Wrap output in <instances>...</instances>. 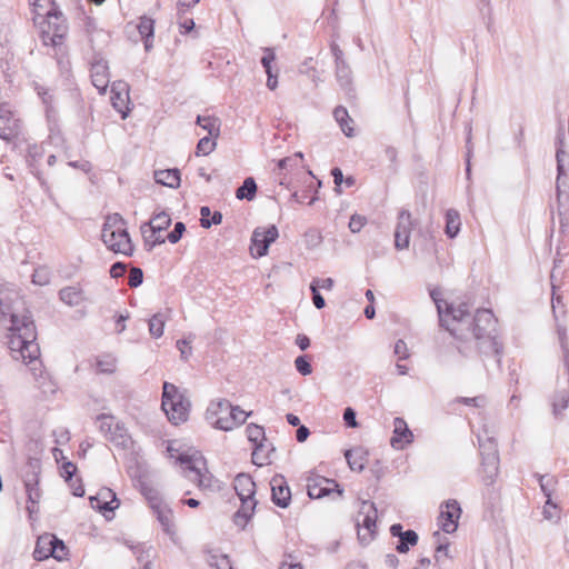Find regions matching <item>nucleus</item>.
Here are the masks:
<instances>
[{"instance_id": "nucleus-18", "label": "nucleus", "mask_w": 569, "mask_h": 569, "mask_svg": "<svg viewBox=\"0 0 569 569\" xmlns=\"http://www.w3.org/2000/svg\"><path fill=\"white\" fill-rule=\"evenodd\" d=\"M18 299L19 293L14 290V288L0 283V316H10V320L12 321V316L17 315L13 311V303Z\"/></svg>"}, {"instance_id": "nucleus-7", "label": "nucleus", "mask_w": 569, "mask_h": 569, "mask_svg": "<svg viewBox=\"0 0 569 569\" xmlns=\"http://www.w3.org/2000/svg\"><path fill=\"white\" fill-rule=\"evenodd\" d=\"M278 237V228L274 224H271L267 228H256L252 232L250 246L252 257L261 258L266 256L270 244L274 242Z\"/></svg>"}, {"instance_id": "nucleus-37", "label": "nucleus", "mask_w": 569, "mask_h": 569, "mask_svg": "<svg viewBox=\"0 0 569 569\" xmlns=\"http://www.w3.org/2000/svg\"><path fill=\"white\" fill-rule=\"evenodd\" d=\"M97 372L111 375L117 369V359L111 355H103L97 358L96 361Z\"/></svg>"}, {"instance_id": "nucleus-63", "label": "nucleus", "mask_w": 569, "mask_h": 569, "mask_svg": "<svg viewBox=\"0 0 569 569\" xmlns=\"http://www.w3.org/2000/svg\"><path fill=\"white\" fill-rule=\"evenodd\" d=\"M343 420L348 427L356 428L357 419L356 411L352 408H346L343 412Z\"/></svg>"}, {"instance_id": "nucleus-42", "label": "nucleus", "mask_w": 569, "mask_h": 569, "mask_svg": "<svg viewBox=\"0 0 569 569\" xmlns=\"http://www.w3.org/2000/svg\"><path fill=\"white\" fill-rule=\"evenodd\" d=\"M477 439H478V443H479L481 459H485V456H489L491 451L495 456H498L496 440L485 441L482 433H477Z\"/></svg>"}, {"instance_id": "nucleus-38", "label": "nucleus", "mask_w": 569, "mask_h": 569, "mask_svg": "<svg viewBox=\"0 0 569 569\" xmlns=\"http://www.w3.org/2000/svg\"><path fill=\"white\" fill-rule=\"evenodd\" d=\"M166 319L162 313L153 315L149 320V332L153 338H160L163 335Z\"/></svg>"}, {"instance_id": "nucleus-58", "label": "nucleus", "mask_w": 569, "mask_h": 569, "mask_svg": "<svg viewBox=\"0 0 569 569\" xmlns=\"http://www.w3.org/2000/svg\"><path fill=\"white\" fill-rule=\"evenodd\" d=\"M77 472V466L71 461H66L61 467V476L66 479V481H71L72 477Z\"/></svg>"}, {"instance_id": "nucleus-52", "label": "nucleus", "mask_w": 569, "mask_h": 569, "mask_svg": "<svg viewBox=\"0 0 569 569\" xmlns=\"http://www.w3.org/2000/svg\"><path fill=\"white\" fill-rule=\"evenodd\" d=\"M184 231H186V226H184V223H183V222H180V221H179V222H177V223L174 224L173 230H172V231H170V232L168 233V236H167L168 241H169L170 243H177V242L181 239V237H182V234H183V232H184Z\"/></svg>"}, {"instance_id": "nucleus-19", "label": "nucleus", "mask_w": 569, "mask_h": 569, "mask_svg": "<svg viewBox=\"0 0 569 569\" xmlns=\"http://www.w3.org/2000/svg\"><path fill=\"white\" fill-rule=\"evenodd\" d=\"M152 509L157 515V519L160 522L162 530L170 537L176 536V529L173 525L172 510L161 502L152 503Z\"/></svg>"}, {"instance_id": "nucleus-24", "label": "nucleus", "mask_w": 569, "mask_h": 569, "mask_svg": "<svg viewBox=\"0 0 569 569\" xmlns=\"http://www.w3.org/2000/svg\"><path fill=\"white\" fill-rule=\"evenodd\" d=\"M153 177L157 183L172 189H177L181 182L180 171L176 168L156 170Z\"/></svg>"}, {"instance_id": "nucleus-51", "label": "nucleus", "mask_w": 569, "mask_h": 569, "mask_svg": "<svg viewBox=\"0 0 569 569\" xmlns=\"http://www.w3.org/2000/svg\"><path fill=\"white\" fill-rule=\"evenodd\" d=\"M34 90L37 91L38 96L41 98L43 104L47 107V111H49L52 108L53 97L50 93V90L40 86L36 84Z\"/></svg>"}, {"instance_id": "nucleus-50", "label": "nucleus", "mask_w": 569, "mask_h": 569, "mask_svg": "<svg viewBox=\"0 0 569 569\" xmlns=\"http://www.w3.org/2000/svg\"><path fill=\"white\" fill-rule=\"evenodd\" d=\"M297 371L302 376H309L312 372V367L307 356H299L295 360Z\"/></svg>"}, {"instance_id": "nucleus-2", "label": "nucleus", "mask_w": 569, "mask_h": 569, "mask_svg": "<svg viewBox=\"0 0 569 569\" xmlns=\"http://www.w3.org/2000/svg\"><path fill=\"white\" fill-rule=\"evenodd\" d=\"M36 338L33 320L27 315H13L12 326L9 327L8 347L27 363H33L39 359L40 348Z\"/></svg>"}, {"instance_id": "nucleus-36", "label": "nucleus", "mask_w": 569, "mask_h": 569, "mask_svg": "<svg viewBox=\"0 0 569 569\" xmlns=\"http://www.w3.org/2000/svg\"><path fill=\"white\" fill-rule=\"evenodd\" d=\"M59 297L68 306H78L82 301L81 291L76 287H67L61 289Z\"/></svg>"}, {"instance_id": "nucleus-43", "label": "nucleus", "mask_w": 569, "mask_h": 569, "mask_svg": "<svg viewBox=\"0 0 569 569\" xmlns=\"http://www.w3.org/2000/svg\"><path fill=\"white\" fill-rule=\"evenodd\" d=\"M138 31L143 37H153L154 34V20L149 17H141L137 26Z\"/></svg>"}, {"instance_id": "nucleus-57", "label": "nucleus", "mask_w": 569, "mask_h": 569, "mask_svg": "<svg viewBox=\"0 0 569 569\" xmlns=\"http://www.w3.org/2000/svg\"><path fill=\"white\" fill-rule=\"evenodd\" d=\"M32 282L39 286H44L49 282L48 271L44 268L34 270L32 274Z\"/></svg>"}, {"instance_id": "nucleus-14", "label": "nucleus", "mask_w": 569, "mask_h": 569, "mask_svg": "<svg viewBox=\"0 0 569 569\" xmlns=\"http://www.w3.org/2000/svg\"><path fill=\"white\" fill-rule=\"evenodd\" d=\"M90 503L93 509L102 512L106 518H109L107 512H113L120 505L116 493L109 488H102L97 496L91 497Z\"/></svg>"}, {"instance_id": "nucleus-46", "label": "nucleus", "mask_w": 569, "mask_h": 569, "mask_svg": "<svg viewBox=\"0 0 569 569\" xmlns=\"http://www.w3.org/2000/svg\"><path fill=\"white\" fill-rule=\"evenodd\" d=\"M543 517L548 520H555L558 521L560 519V510L559 507L553 503V501L550 498H547V501L543 506Z\"/></svg>"}, {"instance_id": "nucleus-55", "label": "nucleus", "mask_w": 569, "mask_h": 569, "mask_svg": "<svg viewBox=\"0 0 569 569\" xmlns=\"http://www.w3.org/2000/svg\"><path fill=\"white\" fill-rule=\"evenodd\" d=\"M558 335H559L560 345H561V348L563 351L565 365L569 369V348H568V342H567L566 329L559 328Z\"/></svg>"}, {"instance_id": "nucleus-26", "label": "nucleus", "mask_w": 569, "mask_h": 569, "mask_svg": "<svg viewBox=\"0 0 569 569\" xmlns=\"http://www.w3.org/2000/svg\"><path fill=\"white\" fill-rule=\"evenodd\" d=\"M336 66V78L340 87L347 92H351L352 88V71L347 61H340L335 63Z\"/></svg>"}, {"instance_id": "nucleus-5", "label": "nucleus", "mask_w": 569, "mask_h": 569, "mask_svg": "<svg viewBox=\"0 0 569 569\" xmlns=\"http://www.w3.org/2000/svg\"><path fill=\"white\" fill-rule=\"evenodd\" d=\"M161 407L168 419L173 425H179L188 419L190 401L177 386L166 381L163 383Z\"/></svg>"}, {"instance_id": "nucleus-17", "label": "nucleus", "mask_w": 569, "mask_h": 569, "mask_svg": "<svg viewBox=\"0 0 569 569\" xmlns=\"http://www.w3.org/2000/svg\"><path fill=\"white\" fill-rule=\"evenodd\" d=\"M111 102L113 108L122 114V119L128 116L127 103L129 101V89L124 82H114L111 88Z\"/></svg>"}, {"instance_id": "nucleus-15", "label": "nucleus", "mask_w": 569, "mask_h": 569, "mask_svg": "<svg viewBox=\"0 0 569 569\" xmlns=\"http://www.w3.org/2000/svg\"><path fill=\"white\" fill-rule=\"evenodd\" d=\"M271 499L280 508H287L291 501L290 488L282 476H274L271 481Z\"/></svg>"}, {"instance_id": "nucleus-20", "label": "nucleus", "mask_w": 569, "mask_h": 569, "mask_svg": "<svg viewBox=\"0 0 569 569\" xmlns=\"http://www.w3.org/2000/svg\"><path fill=\"white\" fill-rule=\"evenodd\" d=\"M481 472L483 473V483L486 486L492 485L499 473V456H495L492 451L489 456H485V459H481Z\"/></svg>"}, {"instance_id": "nucleus-40", "label": "nucleus", "mask_w": 569, "mask_h": 569, "mask_svg": "<svg viewBox=\"0 0 569 569\" xmlns=\"http://www.w3.org/2000/svg\"><path fill=\"white\" fill-rule=\"evenodd\" d=\"M140 229L146 244H149L150 248L164 243L166 239L159 233H153L152 228H149V226L143 223Z\"/></svg>"}, {"instance_id": "nucleus-11", "label": "nucleus", "mask_w": 569, "mask_h": 569, "mask_svg": "<svg viewBox=\"0 0 569 569\" xmlns=\"http://www.w3.org/2000/svg\"><path fill=\"white\" fill-rule=\"evenodd\" d=\"M567 177L563 162L557 163V180H556V193H557V203H558V216L560 220L561 227L569 226V192L563 189L565 181L563 179Z\"/></svg>"}, {"instance_id": "nucleus-59", "label": "nucleus", "mask_w": 569, "mask_h": 569, "mask_svg": "<svg viewBox=\"0 0 569 569\" xmlns=\"http://www.w3.org/2000/svg\"><path fill=\"white\" fill-rule=\"evenodd\" d=\"M264 56L262 57L261 59V63L267 71H272L271 70V63L274 61L276 59V54H274V51L271 49V48H264Z\"/></svg>"}, {"instance_id": "nucleus-25", "label": "nucleus", "mask_w": 569, "mask_h": 569, "mask_svg": "<svg viewBox=\"0 0 569 569\" xmlns=\"http://www.w3.org/2000/svg\"><path fill=\"white\" fill-rule=\"evenodd\" d=\"M206 561L210 567L216 569H233L228 555L220 552L218 549L206 548Z\"/></svg>"}, {"instance_id": "nucleus-30", "label": "nucleus", "mask_w": 569, "mask_h": 569, "mask_svg": "<svg viewBox=\"0 0 569 569\" xmlns=\"http://www.w3.org/2000/svg\"><path fill=\"white\" fill-rule=\"evenodd\" d=\"M197 124L207 130L209 136L213 139L220 134V120L214 116H198Z\"/></svg>"}, {"instance_id": "nucleus-12", "label": "nucleus", "mask_w": 569, "mask_h": 569, "mask_svg": "<svg viewBox=\"0 0 569 569\" xmlns=\"http://www.w3.org/2000/svg\"><path fill=\"white\" fill-rule=\"evenodd\" d=\"M308 495L311 499H320L336 492L339 497L342 495L338 482L325 477L309 478L307 483Z\"/></svg>"}, {"instance_id": "nucleus-34", "label": "nucleus", "mask_w": 569, "mask_h": 569, "mask_svg": "<svg viewBox=\"0 0 569 569\" xmlns=\"http://www.w3.org/2000/svg\"><path fill=\"white\" fill-rule=\"evenodd\" d=\"M333 117L336 119V121L339 123L342 132L347 136V137H352L353 136V128H351L349 124H348V121H352L349 117V113L347 111V109L345 107H337L333 111Z\"/></svg>"}, {"instance_id": "nucleus-44", "label": "nucleus", "mask_w": 569, "mask_h": 569, "mask_svg": "<svg viewBox=\"0 0 569 569\" xmlns=\"http://www.w3.org/2000/svg\"><path fill=\"white\" fill-rule=\"evenodd\" d=\"M540 489L547 498L552 496L557 480L552 476H538Z\"/></svg>"}, {"instance_id": "nucleus-60", "label": "nucleus", "mask_w": 569, "mask_h": 569, "mask_svg": "<svg viewBox=\"0 0 569 569\" xmlns=\"http://www.w3.org/2000/svg\"><path fill=\"white\" fill-rule=\"evenodd\" d=\"M222 222V213L219 211H214L210 219H200V224L202 228H210L212 224H220Z\"/></svg>"}, {"instance_id": "nucleus-53", "label": "nucleus", "mask_w": 569, "mask_h": 569, "mask_svg": "<svg viewBox=\"0 0 569 569\" xmlns=\"http://www.w3.org/2000/svg\"><path fill=\"white\" fill-rule=\"evenodd\" d=\"M367 223L366 217L361 214H352L349 221V229L351 232H359Z\"/></svg>"}, {"instance_id": "nucleus-9", "label": "nucleus", "mask_w": 569, "mask_h": 569, "mask_svg": "<svg viewBox=\"0 0 569 569\" xmlns=\"http://www.w3.org/2000/svg\"><path fill=\"white\" fill-rule=\"evenodd\" d=\"M178 461L181 466H184L186 477L197 483L199 487L206 486L203 471L206 469V461L202 456L199 455H180Z\"/></svg>"}, {"instance_id": "nucleus-6", "label": "nucleus", "mask_w": 569, "mask_h": 569, "mask_svg": "<svg viewBox=\"0 0 569 569\" xmlns=\"http://www.w3.org/2000/svg\"><path fill=\"white\" fill-rule=\"evenodd\" d=\"M377 508L373 502L363 500L356 517V526L358 528V538L361 543H369L377 529Z\"/></svg>"}, {"instance_id": "nucleus-31", "label": "nucleus", "mask_w": 569, "mask_h": 569, "mask_svg": "<svg viewBox=\"0 0 569 569\" xmlns=\"http://www.w3.org/2000/svg\"><path fill=\"white\" fill-rule=\"evenodd\" d=\"M460 214L455 209H449L446 212V234L449 238H455L460 231Z\"/></svg>"}, {"instance_id": "nucleus-48", "label": "nucleus", "mask_w": 569, "mask_h": 569, "mask_svg": "<svg viewBox=\"0 0 569 569\" xmlns=\"http://www.w3.org/2000/svg\"><path fill=\"white\" fill-rule=\"evenodd\" d=\"M98 421H99V429L104 435V437H107V435L109 432H111V429L117 423V421L114 420V417L104 415V413L98 416Z\"/></svg>"}, {"instance_id": "nucleus-56", "label": "nucleus", "mask_w": 569, "mask_h": 569, "mask_svg": "<svg viewBox=\"0 0 569 569\" xmlns=\"http://www.w3.org/2000/svg\"><path fill=\"white\" fill-rule=\"evenodd\" d=\"M345 457H346L347 462H348V465H349L351 470L361 471L365 468L361 459L353 458V451L352 450H347L345 452Z\"/></svg>"}, {"instance_id": "nucleus-32", "label": "nucleus", "mask_w": 569, "mask_h": 569, "mask_svg": "<svg viewBox=\"0 0 569 569\" xmlns=\"http://www.w3.org/2000/svg\"><path fill=\"white\" fill-rule=\"evenodd\" d=\"M418 535L416 531L409 529L407 531H405L403 533H401V536L399 537V541L396 546V550L399 552V553H406L409 551L410 547H413L418 543Z\"/></svg>"}, {"instance_id": "nucleus-4", "label": "nucleus", "mask_w": 569, "mask_h": 569, "mask_svg": "<svg viewBox=\"0 0 569 569\" xmlns=\"http://www.w3.org/2000/svg\"><path fill=\"white\" fill-rule=\"evenodd\" d=\"M107 248L116 253L131 256L133 246L127 230V223L119 213L107 216L101 234Z\"/></svg>"}, {"instance_id": "nucleus-47", "label": "nucleus", "mask_w": 569, "mask_h": 569, "mask_svg": "<svg viewBox=\"0 0 569 569\" xmlns=\"http://www.w3.org/2000/svg\"><path fill=\"white\" fill-rule=\"evenodd\" d=\"M216 141L212 138L203 137L199 140L197 144V156H208L216 148Z\"/></svg>"}, {"instance_id": "nucleus-39", "label": "nucleus", "mask_w": 569, "mask_h": 569, "mask_svg": "<svg viewBox=\"0 0 569 569\" xmlns=\"http://www.w3.org/2000/svg\"><path fill=\"white\" fill-rule=\"evenodd\" d=\"M247 437L250 442L256 446H260V443H264V429L261 426L250 423L246 428Z\"/></svg>"}, {"instance_id": "nucleus-33", "label": "nucleus", "mask_w": 569, "mask_h": 569, "mask_svg": "<svg viewBox=\"0 0 569 569\" xmlns=\"http://www.w3.org/2000/svg\"><path fill=\"white\" fill-rule=\"evenodd\" d=\"M171 223L170 216L161 211L159 213L153 214V217L150 219V221L146 222L144 224L149 226V228H152L153 233H160L161 231L166 230Z\"/></svg>"}, {"instance_id": "nucleus-35", "label": "nucleus", "mask_w": 569, "mask_h": 569, "mask_svg": "<svg viewBox=\"0 0 569 569\" xmlns=\"http://www.w3.org/2000/svg\"><path fill=\"white\" fill-rule=\"evenodd\" d=\"M257 183L253 178H246L242 186L236 191V197L240 200L247 199L252 200L256 197Z\"/></svg>"}, {"instance_id": "nucleus-16", "label": "nucleus", "mask_w": 569, "mask_h": 569, "mask_svg": "<svg viewBox=\"0 0 569 569\" xmlns=\"http://www.w3.org/2000/svg\"><path fill=\"white\" fill-rule=\"evenodd\" d=\"M91 81L100 93L106 92L109 86V68L106 60L98 59L91 63Z\"/></svg>"}, {"instance_id": "nucleus-45", "label": "nucleus", "mask_w": 569, "mask_h": 569, "mask_svg": "<svg viewBox=\"0 0 569 569\" xmlns=\"http://www.w3.org/2000/svg\"><path fill=\"white\" fill-rule=\"evenodd\" d=\"M52 545L53 546H51V551H49L48 555H52V557L59 561L66 559L68 550L63 541L54 536V541H52Z\"/></svg>"}, {"instance_id": "nucleus-29", "label": "nucleus", "mask_w": 569, "mask_h": 569, "mask_svg": "<svg viewBox=\"0 0 569 569\" xmlns=\"http://www.w3.org/2000/svg\"><path fill=\"white\" fill-rule=\"evenodd\" d=\"M551 407L555 418H561L563 410L569 407V390L557 391L552 396Z\"/></svg>"}, {"instance_id": "nucleus-61", "label": "nucleus", "mask_w": 569, "mask_h": 569, "mask_svg": "<svg viewBox=\"0 0 569 569\" xmlns=\"http://www.w3.org/2000/svg\"><path fill=\"white\" fill-rule=\"evenodd\" d=\"M395 353L399 357V359L405 360L409 358V350L407 343L403 340H398L395 345Z\"/></svg>"}, {"instance_id": "nucleus-13", "label": "nucleus", "mask_w": 569, "mask_h": 569, "mask_svg": "<svg viewBox=\"0 0 569 569\" xmlns=\"http://www.w3.org/2000/svg\"><path fill=\"white\" fill-rule=\"evenodd\" d=\"M413 441V433L409 429L403 418L397 417L393 419V431L390 439V445L396 450H403L408 445Z\"/></svg>"}, {"instance_id": "nucleus-28", "label": "nucleus", "mask_w": 569, "mask_h": 569, "mask_svg": "<svg viewBox=\"0 0 569 569\" xmlns=\"http://www.w3.org/2000/svg\"><path fill=\"white\" fill-rule=\"evenodd\" d=\"M52 541H54L53 535H44L38 538L37 545L33 551V557L36 560H44L52 555H48L51 551Z\"/></svg>"}, {"instance_id": "nucleus-21", "label": "nucleus", "mask_w": 569, "mask_h": 569, "mask_svg": "<svg viewBox=\"0 0 569 569\" xmlns=\"http://www.w3.org/2000/svg\"><path fill=\"white\" fill-rule=\"evenodd\" d=\"M241 506L239 510L233 515V522L241 529H244L251 519L257 501L253 498L240 499Z\"/></svg>"}, {"instance_id": "nucleus-62", "label": "nucleus", "mask_w": 569, "mask_h": 569, "mask_svg": "<svg viewBox=\"0 0 569 569\" xmlns=\"http://www.w3.org/2000/svg\"><path fill=\"white\" fill-rule=\"evenodd\" d=\"M310 289L312 292V301L317 309H322L326 306L323 297L320 295L316 284H310Z\"/></svg>"}, {"instance_id": "nucleus-8", "label": "nucleus", "mask_w": 569, "mask_h": 569, "mask_svg": "<svg viewBox=\"0 0 569 569\" xmlns=\"http://www.w3.org/2000/svg\"><path fill=\"white\" fill-rule=\"evenodd\" d=\"M416 226L412 214L407 209H401L398 212L397 224L395 230V248L397 250H405L409 248L410 234Z\"/></svg>"}, {"instance_id": "nucleus-10", "label": "nucleus", "mask_w": 569, "mask_h": 569, "mask_svg": "<svg viewBox=\"0 0 569 569\" xmlns=\"http://www.w3.org/2000/svg\"><path fill=\"white\" fill-rule=\"evenodd\" d=\"M461 508L457 500L449 499L440 506L438 525L446 533H453L458 528V520L461 516Z\"/></svg>"}, {"instance_id": "nucleus-3", "label": "nucleus", "mask_w": 569, "mask_h": 569, "mask_svg": "<svg viewBox=\"0 0 569 569\" xmlns=\"http://www.w3.org/2000/svg\"><path fill=\"white\" fill-rule=\"evenodd\" d=\"M250 413L227 399L212 400L206 411V419L216 429L230 431L246 422Z\"/></svg>"}, {"instance_id": "nucleus-64", "label": "nucleus", "mask_w": 569, "mask_h": 569, "mask_svg": "<svg viewBox=\"0 0 569 569\" xmlns=\"http://www.w3.org/2000/svg\"><path fill=\"white\" fill-rule=\"evenodd\" d=\"M53 436L56 437V442L58 445H63L70 440L69 431L66 428L54 430Z\"/></svg>"}, {"instance_id": "nucleus-22", "label": "nucleus", "mask_w": 569, "mask_h": 569, "mask_svg": "<svg viewBox=\"0 0 569 569\" xmlns=\"http://www.w3.org/2000/svg\"><path fill=\"white\" fill-rule=\"evenodd\" d=\"M233 488L239 499L253 498L256 483L249 475L239 473L233 481Z\"/></svg>"}, {"instance_id": "nucleus-41", "label": "nucleus", "mask_w": 569, "mask_h": 569, "mask_svg": "<svg viewBox=\"0 0 569 569\" xmlns=\"http://www.w3.org/2000/svg\"><path fill=\"white\" fill-rule=\"evenodd\" d=\"M252 462L258 467L270 463L269 451L266 450L264 443H260V446L258 445L254 447L252 452Z\"/></svg>"}, {"instance_id": "nucleus-1", "label": "nucleus", "mask_w": 569, "mask_h": 569, "mask_svg": "<svg viewBox=\"0 0 569 569\" xmlns=\"http://www.w3.org/2000/svg\"><path fill=\"white\" fill-rule=\"evenodd\" d=\"M430 297L437 307L441 327L457 339V349L461 356H499L501 345L495 335L497 319L491 310L478 309L471 316L467 303H448L440 298L438 289L431 290Z\"/></svg>"}, {"instance_id": "nucleus-54", "label": "nucleus", "mask_w": 569, "mask_h": 569, "mask_svg": "<svg viewBox=\"0 0 569 569\" xmlns=\"http://www.w3.org/2000/svg\"><path fill=\"white\" fill-rule=\"evenodd\" d=\"M143 281V272L140 268H132L129 273L128 284L131 288L139 287Z\"/></svg>"}, {"instance_id": "nucleus-27", "label": "nucleus", "mask_w": 569, "mask_h": 569, "mask_svg": "<svg viewBox=\"0 0 569 569\" xmlns=\"http://www.w3.org/2000/svg\"><path fill=\"white\" fill-rule=\"evenodd\" d=\"M107 440L112 442L117 447L128 448L131 443V437L123 425L117 422L106 437Z\"/></svg>"}, {"instance_id": "nucleus-23", "label": "nucleus", "mask_w": 569, "mask_h": 569, "mask_svg": "<svg viewBox=\"0 0 569 569\" xmlns=\"http://www.w3.org/2000/svg\"><path fill=\"white\" fill-rule=\"evenodd\" d=\"M18 134V121L9 111L0 113V138L7 142L12 141Z\"/></svg>"}, {"instance_id": "nucleus-49", "label": "nucleus", "mask_w": 569, "mask_h": 569, "mask_svg": "<svg viewBox=\"0 0 569 569\" xmlns=\"http://www.w3.org/2000/svg\"><path fill=\"white\" fill-rule=\"evenodd\" d=\"M191 341L190 336L188 339H180L176 343L177 349L180 351V357L184 361H187L192 355Z\"/></svg>"}]
</instances>
